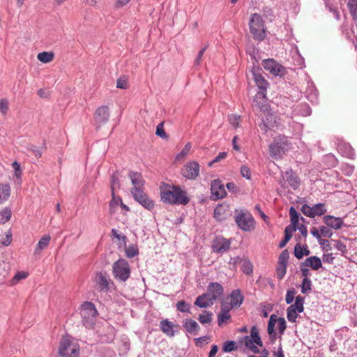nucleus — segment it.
<instances>
[{
    "mask_svg": "<svg viewBox=\"0 0 357 357\" xmlns=\"http://www.w3.org/2000/svg\"><path fill=\"white\" fill-rule=\"evenodd\" d=\"M80 314L82 323L86 327H91L94 324L95 318L98 311L95 305L91 302H84L80 307Z\"/></svg>",
    "mask_w": 357,
    "mask_h": 357,
    "instance_id": "obj_6",
    "label": "nucleus"
},
{
    "mask_svg": "<svg viewBox=\"0 0 357 357\" xmlns=\"http://www.w3.org/2000/svg\"><path fill=\"white\" fill-rule=\"evenodd\" d=\"M183 327L186 331L192 335H196L198 334L200 330V326L195 320L190 319H186L183 323Z\"/></svg>",
    "mask_w": 357,
    "mask_h": 357,
    "instance_id": "obj_25",
    "label": "nucleus"
},
{
    "mask_svg": "<svg viewBox=\"0 0 357 357\" xmlns=\"http://www.w3.org/2000/svg\"><path fill=\"white\" fill-rule=\"evenodd\" d=\"M319 231H320V235L325 238H331V236L333 234V232L331 231L330 227H328L327 225L326 226H324V225L320 226Z\"/></svg>",
    "mask_w": 357,
    "mask_h": 357,
    "instance_id": "obj_52",
    "label": "nucleus"
},
{
    "mask_svg": "<svg viewBox=\"0 0 357 357\" xmlns=\"http://www.w3.org/2000/svg\"><path fill=\"white\" fill-rule=\"evenodd\" d=\"M285 178L290 187L294 190H296L299 188L301 185L300 179L292 169L286 171Z\"/></svg>",
    "mask_w": 357,
    "mask_h": 357,
    "instance_id": "obj_22",
    "label": "nucleus"
},
{
    "mask_svg": "<svg viewBox=\"0 0 357 357\" xmlns=\"http://www.w3.org/2000/svg\"><path fill=\"white\" fill-rule=\"evenodd\" d=\"M301 211L305 216L313 218L316 216L324 215L327 212V208L324 203H318L312 206L307 204H303Z\"/></svg>",
    "mask_w": 357,
    "mask_h": 357,
    "instance_id": "obj_9",
    "label": "nucleus"
},
{
    "mask_svg": "<svg viewBox=\"0 0 357 357\" xmlns=\"http://www.w3.org/2000/svg\"><path fill=\"white\" fill-rule=\"evenodd\" d=\"M323 221L328 227L335 230L342 228L344 224L342 218L333 215H325L323 218Z\"/></svg>",
    "mask_w": 357,
    "mask_h": 357,
    "instance_id": "obj_20",
    "label": "nucleus"
},
{
    "mask_svg": "<svg viewBox=\"0 0 357 357\" xmlns=\"http://www.w3.org/2000/svg\"><path fill=\"white\" fill-rule=\"evenodd\" d=\"M11 218V211L8 208L0 211V223L8 222Z\"/></svg>",
    "mask_w": 357,
    "mask_h": 357,
    "instance_id": "obj_48",
    "label": "nucleus"
},
{
    "mask_svg": "<svg viewBox=\"0 0 357 357\" xmlns=\"http://www.w3.org/2000/svg\"><path fill=\"white\" fill-rule=\"evenodd\" d=\"M236 348V343L232 340L227 341L225 342L222 350L225 352H230Z\"/></svg>",
    "mask_w": 357,
    "mask_h": 357,
    "instance_id": "obj_60",
    "label": "nucleus"
},
{
    "mask_svg": "<svg viewBox=\"0 0 357 357\" xmlns=\"http://www.w3.org/2000/svg\"><path fill=\"white\" fill-rule=\"evenodd\" d=\"M255 342H252L249 336L245 337V347L252 351L254 354L259 353L258 347L254 344Z\"/></svg>",
    "mask_w": 357,
    "mask_h": 357,
    "instance_id": "obj_49",
    "label": "nucleus"
},
{
    "mask_svg": "<svg viewBox=\"0 0 357 357\" xmlns=\"http://www.w3.org/2000/svg\"><path fill=\"white\" fill-rule=\"evenodd\" d=\"M121 200L120 197H116L114 192H112V198L109 204V210L111 213H115L116 207L120 204Z\"/></svg>",
    "mask_w": 357,
    "mask_h": 357,
    "instance_id": "obj_42",
    "label": "nucleus"
},
{
    "mask_svg": "<svg viewBox=\"0 0 357 357\" xmlns=\"http://www.w3.org/2000/svg\"><path fill=\"white\" fill-rule=\"evenodd\" d=\"M287 266L281 265L278 264V267L276 269L277 278L279 280H281L284 277L287 273Z\"/></svg>",
    "mask_w": 357,
    "mask_h": 357,
    "instance_id": "obj_54",
    "label": "nucleus"
},
{
    "mask_svg": "<svg viewBox=\"0 0 357 357\" xmlns=\"http://www.w3.org/2000/svg\"><path fill=\"white\" fill-rule=\"evenodd\" d=\"M133 188L131 190H143L145 181L141 173L134 171H130L128 173Z\"/></svg>",
    "mask_w": 357,
    "mask_h": 357,
    "instance_id": "obj_17",
    "label": "nucleus"
},
{
    "mask_svg": "<svg viewBox=\"0 0 357 357\" xmlns=\"http://www.w3.org/2000/svg\"><path fill=\"white\" fill-rule=\"evenodd\" d=\"M297 313V309L294 308L293 306L288 307L287 310V318L288 321L291 323H295L298 317Z\"/></svg>",
    "mask_w": 357,
    "mask_h": 357,
    "instance_id": "obj_41",
    "label": "nucleus"
},
{
    "mask_svg": "<svg viewBox=\"0 0 357 357\" xmlns=\"http://www.w3.org/2000/svg\"><path fill=\"white\" fill-rule=\"evenodd\" d=\"M243 301V296L239 289L234 290L230 295V305L231 307L240 306Z\"/></svg>",
    "mask_w": 357,
    "mask_h": 357,
    "instance_id": "obj_28",
    "label": "nucleus"
},
{
    "mask_svg": "<svg viewBox=\"0 0 357 357\" xmlns=\"http://www.w3.org/2000/svg\"><path fill=\"white\" fill-rule=\"evenodd\" d=\"M296 230H291V226L289 225L285 227L284 229V238L279 243V248H284L287 243L289 241V240L292 237V234Z\"/></svg>",
    "mask_w": 357,
    "mask_h": 357,
    "instance_id": "obj_37",
    "label": "nucleus"
},
{
    "mask_svg": "<svg viewBox=\"0 0 357 357\" xmlns=\"http://www.w3.org/2000/svg\"><path fill=\"white\" fill-rule=\"evenodd\" d=\"M241 271L246 275H250L253 272L252 263L248 259H243L242 261Z\"/></svg>",
    "mask_w": 357,
    "mask_h": 357,
    "instance_id": "obj_45",
    "label": "nucleus"
},
{
    "mask_svg": "<svg viewBox=\"0 0 357 357\" xmlns=\"http://www.w3.org/2000/svg\"><path fill=\"white\" fill-rule=\"evenodd\" d=\"M278 317L275 314H271L268 323V333L272 342H274L276 340L277 333L275 331V326L277 323Z\"/></svg>",
    "mask_w": 357,
    "mask_h": 357,
    "instance_id": "obj_27",
    "label": "nucleus"
},
{
    "mask_svg": "<svg viewBox=\"0 0 357 357\" xmlns=\"http://www.w3.org/2000/svg\"><path fill=\"white\" fill-rule=\"evenodd\" d=\"M229 123L235 128L238 127L240 123V116L231 114L228 116Z\"/></svg>",
    "mask_w": 357,
    "mask_h": 357,
    "instance_id": "obj_63",
    "label": "nucleus"
},
{
    "mask_svg": "<svg viewBox=\"0 0 357 357\" xmlns=\"http://www.w3.org/2000/svg\"><path fill=\"white\" fill-rule=\"evenodd\" d=\"M213 216L218 221H222L227 218V208L222 204L218 205L213 212Z\"/></svg>",
    "mask_w": 357,
    "mask_h": 357,
    "instance_id": "obj_32",
    "label": "nucleus"
},
{
    "mask_svg": "<svg viewBox=\"0 0 357 357\" xmlns=\"http://www.w3.org/2000/svg\"><path fill=\"white\" fill-rule=\"evenodd\" d=\"M290 149L291 143L288 138L284 135L275 137L269 144L270 155L275 160L280 159Z\"/></svg>",
    "mask_w": 357,
    "mask_h": 357,
    "instance_id": "obj_3",
    "label": "nucleus"
},
{
    "mask_svg": "<svg viewBox=\"0 0 357 357\" xmlns=\"http://www.w3.org/2000/svg\"><path fill=\"white\" fill-rule=\"evenodd\" d=\"M231 319L229 314L220 312L218 315V324L222 326L225 323H227Z\"/></svg>",
    "mask_w": 357,
    "mask_h": 357,
    "instance_id": "obj_53",
    "label": "nucleus"
},
{
    "mask_svg": "<svg viewBox=\"0 0 357 357\" xmlns=\"http://www.w3.org/2000/svg\"><path fill=\"white\" fill-rule=\"evenodd\" d=\"M125 252L128 258H132L139 254L138 248L135 245H130L126 248Z\"/></svg>",
    "mask_w": 357,
    "mask_h": 357,
    "instance_id": "obj_44",
    "label": "nucleus"
},
{
    "mask_svg": "<svg viewBox=\"0 0 357 357\" xmlns=\"http://www.w3.org/2000/svg\"><path fill=\"white\" fill-rule=\"evenodd\" d=\"M291 113L290 117L293 118L297 116H307L312 113L310 107L306 103H298L291 107Z\"/></svg>",
    "mask_w": 357,
    "mask_h": 357,
    "instance_id": "obj_16",
    "label": "nucleus"
},
{
    "mask_svg": "<svg viewBox=\"0 0 357 357\" xmlns=\"http://www.w3.org/2000/svg\"><path fill=\"white\" fill-rule=\"evenodd\" d=\"M9 102L8 100L6 98L0 99V112L1 113L5 116L7 114L8 110Z\"/></svg>",
    "mask_w": 357,
    "mask_h": 357,
    "instance_id": "obj_57",
    "label": "nucleus"
},
{
    "mask_svg": "<svg viewBox=\"0 0 357 357\" xmlns=\"http://www.w3.org/2000/svg\"><path fill=\"white\" fill-rule=\"evenodd\" d=\"M59 353L63 357H77L79 354V346L71 342L69 337L61 339Z\"/></svg>",
    "mask_w": 357,
    "mask_h": 357,
    "instance_id": "obj_8",
    "label": "nucleus"
},
{
    "mask_svg": "<svg viewBox=\"0 0 357 357\" xmlns=\"http://www.w3.org/2000/svg\"><path fill=\"white\" fill-rule=\"evenodd\" d=\"M301 292L308 294L312 290V281L310 278H303L301 285Z\"/></svg>",
    "mask_w": 357,
    "mask_h": 357,
    "instance_id": "obj_46",
    "label": "nucleus"
},
{
    "mask_svg": "<svg viewBox=\"0 0 357 357\" xmlns=\"http://www.w3.org/2000/svg\"><path fill=\"white\" fill-rule=\"evenodd\" d=\"M213 313L209 311L204 310L202 314H199L198 320L202 324H210L212 321Z\"/></svg>",
    "mask_w": 357,
    "mask_h": 357,
    "instance_id": "obj_39",
    "label": "nucleus"
},
{
    "mask_svg": "<svg viewBox=\"0 0 357 357\" xmlns=\"http://www.w3.org/2000/svg\"><path fill=\"white\" fill-rule=\"evenodd\" d=\"M252 74L255 82L259 89L253 100L254 104L259 108L261 111L265 112L268 109V105L266 103L265 97L268 83L259 73V69L253 68L252 70Z\"/></svg>",
    "mask_w": 357,
    "mask_h": 357,
    "instance_id": "obj_2",
    "label": "nucleus"
},
{
    "mask_svg": "<svg viewBox=\"0 0 357 357\" xmlns=\"http://www.w3.org/2000/svg\"><path fill=\"white\" fill-rule=\"evenodd\" d=\"M338 151L344 156L353 159L355 155L354 150L350 144L347 143H342L338 145Z\"/></svg>",
    "mask_w": 357,
    "mask_h": 357,
    "instance_id": "obj_26",
    "label": "nucleus"
},
{
    "mask_svg": "<svg viewBox=\"0 0 357 357\" xmlns=\"http://www.w3.org/2000/svg\"><path fill=\"white\" fill-rule=\"evenodd\" d=\"M289 215L291 219V230H297L298 225L301 218L300 213L294 206H291L289 208Z\"/></svg>",
    "mask_w": 357,
    "mask_h": 357,
    "instance_id": "obj_31",
    "label": "nucleus"
},
{
    "mask_svg": "<svg viewBox=\"0 0 357 357\" xmlns=\"http://www.w3.org/2000/svg\"><path fill=\"white\" fill-rule=\"evenodd\" d=\"M160 194L161 201L165 204L186 205L190 202L187 192L178 185L162 183Z\"/></svg>",
    "mask_w": 357,
    "mask_h": 357,
    "instance_id": "obj_1",
    "label": "nucleus"
},
{
    "mask_svg": "<svg viewBox=\"0 0 357 357\" xmlns=\"http://www.w3.org/2000/svg\"><path fill=\"white\" fill-rule=\"evenodd\" d=\"M10 188L8 184H0V204L6 201L10 197Z\"/></svg>",
    "mask_w": 357,
    "mask_h": 357,
    "instance_id": "obj_34",
    "label": "nucleus"
},
{
    "mask_svg": "<svg viewBox=\"0 0 357 357\" xmlns=\"http://www.w3.org/2000/svg\"><path fill=\"white\" fill-rule=\"evenodd\" d=\"M341 169L344 175L350 176L354 171V167L349 164H344L342 165Z\"/></svg>",
    "mask_w": 357,
    "mask_h": 357,
    "instance_id": "obj_59",
    "label": "nucleus"
},
{
    "mask_svg": "<svg viewBox=\"0 0 357 357\" xmlns=\"http://www.w3.org/2000/svg\"><path fill=\"white\" fill-rule=\"evenodd\" d=\"M230 246L231 243L229 240L222 237H218L213 241L212 248L213 252L223 254L230 248Z\"/></svg>",
    "mask_w": 357,
    "mask_h": 357,
    "instance_id": "obj_15",
    "label": "nucleus"
},
{
    "mask_svg": "<svg viewBox=\"0 0 357 357\" xmlns=\"http://www.w3.org/2000/svg\"><path fill=\"white\" fill-rule=\"evenodd\" d=\"M223 287L218 282H210L207 287V292L204 293L213 303L223 294Z\"/></svg>",
    "mask_w": 357,
    "mask_h": 357,
    "instance_id": "obj_14",
    "label": "nucleus"
},
{
    "mask_svg": "<svg viewBox=\"0 0 357 357\" xmlns=\"http://www.w3.org/2000/svg\"><path fill=\"white\" fill-rule=\"evenodd\" d=\"M227 152L223 151V152L219 153V154L212 161H211L208 163V166L211 167L214 163L220 162V160L225 159L227 157Z\"/></svg>",
    "mask_w": 357,
    "mask_h": 357,
    "instance_id": "obj_64",
    "label": "nucleus"
},
{
    "mask_svg": "<svg viewBox=\"0 0 357 357\" xmlns=\"http://www.w3.org/2000/svg\"><path fill=\"white\" fill-rule=\"evenodd\" d=\"M264 68L274 76L282 77L285 74V68L275 60L268 59L262 61Z\"/></svg>",
    "mask_w": 357,
    "mask_h": 357,
    "instance_id": "obj_12",
    "label": "nucleus"
},
{
    "mask_svg": "<svg viewBox=\"0 0 357 357\" xmlns=\"http://www.w3.org/2000/svg\"><path fill=\"white\" fill-rule=\"evenodd\" d=\"M195 305L200 308H206L213 305V302L205 294H202L196 298Z\"/></svg>",
    "mask_w": 357,
    "mask_h": 357,
    "instance_id": "obj_29",
    "label": "nucleus"
},
{
    "mask_svg": "<svg viewBox=\"0 0 357 357\" xmlns=\"http://www.w3.org/2000/svg\"><path fill=\"white\" fill-rule=\"evenodd\" d=\"M319 243L324 250L331 251L333 250V243H331V241H329L326 239L321 238L319 239Z\"/></svg>",
    "mask_w": 357,
    "mask_h": 357,
    "instance_id": "obj_55",
    "label": "nucleus"
},
{
    "mask_svg": "<svg viewBox=\"0 0 357 357\" xmlns=\"http://www.w3.org/2000/svg\"><path fill=\"white\" fill-rule=\"evenodd\" d=\"M310 254V251L308 249V247L307 245H301L299 243H297L294 247V255L295 257L301 259L304 256H307Z\"/></svg>",
    "mask_w": 357,
    "mask_h": 357,
    "instance_id": "obj_30",
    "label": "nucleus"
},
{
    "mask_svg": "<svg viewBox=\"0 0 357 357\" xmlns=\"http://www.w3.org/2000/svg\"><path fill=\"white\" fill-rule=\"evenodd\" d=\"M181 172L186 179L194 181L199 176V164L197 161L188 162Z\"/></svg>",
    "mask_w": 357,
    "mask_h": 357,
    "instance_id": "obj_11",
    "label": "nucleus"
},
{
    "mask_svg": "<svg viewBox=\"0 0 357 357\" xmlns=\"http://www.w3.org/2000/svg\"><path fill=\"white\" fill-rule=\"evenodd\" d=\"M304 300L305 298L303 296L298 295L295 298L294 304H292L290 306H293L294 308L297 309L298 313H301L304 310Z\"/></svg>",
    "mask_w": 357,
    "mask_h": 357,
    "instance_id": "obj_38",
    "label": "nucleus"
},
{
    "mask_svg": "<svg viewBox=\"0 0 357 357\" xmlns=\"http://www.w3.org/2000/svg\"><path fill=\"white\" fill-rule=\"evenodd\" d=\"M241 174L245 178L251 179L252 174L250 169L246 165H242L240 169Z\"/></svg>",
    "mask_w": 357,
    "mask_h": 357,
    "instance_id": "obj_58",
    "label": "nucleus"
},
{
    "mask_svg": "<svg viewBox=\"0 0 357 357\" xmlns=\"http://www.w3.org/2000/svg\"><path fill=\"white\" fill-rule=\"evenodd\" d=\"M176 310L183 313H190V304L185 301H179L176 303Z\"/></svg>",
    "mask_w": 357,
    "mask_h": 357,
    "instance_id": "obj_43",
    "label": "nucleus"
},
{
    "mask_svg": "<svg viewBox=\"0 0 357 357\" xmlns=\"http://www.w3.org/2000/svg\"><path fill=\"white\" fill-rule=\"evenodd\" d=\"M211 191L214 200L222 199L227 195L225 186L220 179H215L211 181Z\"/></svg>",
    "mask_w": 357,
    "mask_h": 357,
    "instance_id": "obj_13",
    "label": "nucleus"
},
{
    "mask_svg": "<svg viewBox=\"0 0 357 357\" xmlns=\"http://www.w3.org/2000/svg\"><path fill=\"white\" fill-rule=\"evenodd\" d=\"M130 192L134 199L142 205L144 208L151 211L154 208L155 203L144 190H131Z\"/></svg>",
    "mask_w": 357,
    "mask_h": 357,
    "instance_id": "obj_10",
    "label": "nucleus"
},
{
    "mask_svg": "<svg viewBox=\"0 0 357 357\" xmlns=\"http://www.w3.org/2000/svg\"><path fill=\"white\" fill-rule=\"evenodd\" d=\"M156 135L159 136L162 139H166L167 138V135L166 134L165 131L164 130L163 128V123H160L157 127H156Z\"/></svg>",
    "mask_w": 357,
    "mask_h": 357,
    "instance_id": "obj_61",
    "label": "nucleus"
},
{
    "mask_svg": "<svg viewBox=\"0 0 357 357\" xmlns=\"http://www.w3.org/2000/svg\"><path fill=\"white\" fill-rule=\"evenodd\" d=\"M331 243H333V248L337 249L338 251L341 252L342 255L347 252V246L343 242L332 239Z\"/></svg>",
    "mask_w": 357,
    "mask_h": 357,
    "instance_id": "obj_47",
    "label": "nucleus"
},
{
    "mask_svg": "<svg viewBox=\"0 0 357 357\" xmlns=\"http://www.w3.org/2000/svg\"><path fill=\"white\" fill-rule=\"evenodd\" d=\"M277 323H278L279 333L281 335H282L287 328L286 321L284 318L280 317V318H278Z\"/></svg>",
    "mask_w": 357,
    "mask_h": 357,
    "instance_id": "obj_62",
    "label": "nucleus"
},
{
    "mask_svg": "<svg viewBox=\"0 0 357 357\" xmlns=\"http://www.w3.org/2000/svg\"><path fill=\"white\" fill-rule=\"evenodd\" d=\"M96 281L100 291L107 292L109 290L110 279L107 273L102 272L97 273Z\"/></svg>",
    "mask_w": 357,
    "mask_h": 357,
    "instance_id": "obj_19",
    "label": "nucleus"
},
{
    "mask_svg": "<svg viewBox=\"0 0 357 357\" xmlns=\"http://www.w3.org/2000/svg\"><path fill=\"white\" fill-rule=\"evenodd\" d=\"M322 266L321 260L317 256H311L302 262V266H310L313 270L317 271Z\"/></svg>",
    "mask_w": 357,
    "mask_h": 357,
    "instance_id": "obj_24",
    "label": "nucleus"
},
{
    "mask_svg": "<svg viewBox=\"0 0 357 357\" xmlns=\"http://www.w3.org/2000/svg\"><path fill=\"white\" fill-rule=\"evenodd\" d=\"M54 54L52 52H43L38 53L37 59L43 63H47L53 61Z\"/></svg>",
    "mask_w": 357,
    "mask_h": 357,
    "instance_id": "obj_36",
    "label": "nucleus"
},
{
    "mask_svg": "<svg viewBox=\"0 0 357 357\" xmlns=\"http://www.w3.org/2000/svg\"><path fill=\"white\" fill-rule=\"evenodd\" d=\"M175 324L173 322L169 321L168 319H162L160 321V330L167 336L174 337L175 335V332L174 331V327Z\"/></svg>",
    "mask_w": 357,
    "mask_h": 357,
    "instance_id": "obj_23",
    "label": "nucleus"
},
{
    "mask_svg": "<svg viewBox=\"0 0 357 357\" xmlns=\"http://www.w3.org/2000/svg\"><path fill=\"white\" fill-rule=\"evenodd\" d=\"M50 240L51 236L49 234H46L43 236L36 245L34 254H39L41 250L45 249L48 246Z\"/></svg>",
    "mask_w": 357,
    "mask_h": 357,
    "instance_id": "obj_33",
    "label": "nucleus"
},
{
    "mask_svg": "<svg viewBox=\"0 0 357 357\" xmlns=\"http://www.w3.org/2000/svg\"><path fill=\"white\" fill-rule=\"evenodd\" d=\"M348 8L353 20L357 21V0H349Z\"/></svg>",
    "mask_w": 357,
    "mask_h": 357,
    "instance_id": "obj_40",
    "label": "nucleus"
},
{
    "mask_svg": "<svg viewBox=\"0 0 357 357\" xmlns=\"http://www.w3.org/2000/svg\"><path fill=\"white\" fill-rule=\"evenodd\" d=\"M234 220L238 228L243 231H251L255 227V220L248 211H236Z\"/></svg>",
    "mask_w": 357,
    "mask_h": 357,
    "instance_id": "obj_5",
    "label": "nucleus"
},
{
    "mask_svg": "<svg viewBox=\"0 0 357 357\" xmlns=\"http://www.w3.org/2000/svg\"><path fill=\"white\" fill-rule=\"evenodd\" d=\"M249 26L250 33L255 40H263L266 35V27L261 16L258 13H253L250 16Z\"/></svg>",
    "mask_w": 357,
    "mask_h": 357,
    "instance_id": "obj_4",
    "label": "nucleus"
},
{
    "mask_svg": "<svg viewBox=\"0 0 357 357\" xmlns=\"http://www.w3.org/2000/svg\"><path fill=\"white\" fill-rule=\"evenodd\" d=\"M296 290L294 288L289 289L286 294L285 301L287 304H291L295 298Z\"/></svg>",
    "mask_w": 357,
    "mask_h": 357,
    "instance_id": "obj_56",
    "label": "nucleus"
},
{
    "mask_svg": "<svg viewBox=\"0 0 357 357\" xmlns=\"http://www.w3.org/2000/svg\"><path fill=\"white\" fill-rule=\"evenodd\" d=\"M249 337H250V340L252 342H255L257 345H259L260 347L263 346V342L259 334L258 329L255 326L252 327L250 331V336Z\"/></svg>",
    "mask_w": 357,
    "mask_h": 357,
    "instance_id": "obj_35",
    "label": "nucleus"
},
{
    "mask_svg": "<svg viewBox=\"0 0 357 357\" xmlns=\"http://www.w3.org/2000/svg\"><path fill=\"white\" fill-rule=\"evenodd\" d=\"M289 258V254L288 250H284L279 257L278 264L287 266V262H288Z\"/></svg>",
    "mask_w": 357,
    "mask_h": 357,
    "instance_id": "obj_51",
    "label": "nucleus"
},
{
    "mask_svg": "<svg viewBox=\"0 0 357 357\" xmlns=\"http://www.w3.org/2000/svg\"><path fill=\"white\" fill-rule=\"evenodd\" d=\"M190 149H191V144L190 142H188L184 146V147L181 151V152L177 154V155L176 156V159L177 160H179L184 158L189 153Z\"/></svg>",
    "mask_w": 357,
    "mask_h": 357,
    "instance_id": "obj_50",
    "label": "nucleus"
},
{
    "mask_svg": "<svg viewBox=\"0 0 357 357\" xmlns=\"http://www.w3.org/2000/svg\"><path fill=\"white\" fill-rule=\"evenodd\" d=\"M109 117V109L107 106L98 107L94 114V119L96 123L102 124L107 122Z\"/></svg>",
    "mask_w": 357,
    "mask_h": 357,
    "instance_id": "obj_18",
    "label": "nucleus"
},
{
    "mask_svg": "<svg viewBox=\"0 0 357 357\" xmlns=\"http://www.w3.org/2000/svg\"><path fill=\"white\" fill-rule=\"evenodd\" d=\"M306 98L312 103L317 104L318 102V91L312 82H307V86L305 91Z\"/></svg>",
    "mask_w": 357,
    "mask_h": 357,
    "instance_id": "obj_21",
    "label": "nucleus"
},
{
    "mask_svg": "<svg viewBox=\"0 0 357 357\" xmlns=\"http://www.w3.org/2000/svg\"><path fill=\"white\" fill-rule=\"evenodd\" d=\"M112 271L114 278L121 282L127 281L130 276V265L126 259L122 258L113 264Z\"/></svg>",
    "mask_w": 357,
    "mask_h": 357,
    "instance_id": "obj_7",
    "label": "nucleus"
}]
</instances>
